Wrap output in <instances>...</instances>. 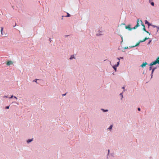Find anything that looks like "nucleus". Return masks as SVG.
I'll list each match as a JSON object with an SVG mask.
<instances>
[{
	"label": "nucleus",
	"mask_w": 159,
	"mask_h": 159,
	"mask_svg": "<svg viewBox=\"0 0 159 159\" xmlns=\"http://www.w3.org/2000/svg\"><path fill=\"white\" fill-rule=\"evenodd\" d=\"M37 80H38L37 79H35L33 80V81L37 83Z\"/></svg>",
	"instance_id": "nucleus-26"
},
{
	"label": "nucleus",
	"mask_w": 159,
	"mask_h": 159,
	"mask_svg": "<svg viewBox=\"0 0 159 159\" xmlns=\"http://www.w3.org/2000/svg\"><path fill=\"white\" fill-rule=\"evenodd\" d=\"M145 41V40H140V41H139V43H142V42H144Z\"/></svg>",
	"instance_id": "nucleus-27"
},
{
	"label": "nucleus",
	"mask_w": 159,
	"mask_h": 159,
	"mask_svg": "<svg viewBox=\"0 0 159 159\" xmlns=\"http://www.w3.org/2000/svg\"><path fill=\"white\" fill-rule=\"evenodd\" d=\"M138 110L139 111H140V110H141V109L140 108H138Z\"/></svg>",
	"instance_id": "nucleus-34"
},
{
	"label": "nucleus",
	"mask_w": 159,
	"mask_h": 159,
	"mask_svg": "<svg viewBox=\"0 0 159 159\" xmlns=\"http://www.w3.org/2000/svg\"><path fill=\"white\" fill-rule=\"evenodd\" d=\"M3 30V27H1V34L2 35L3 34L2 31Z\"/></svg>",
	"instance_id": "nucleus-16"
},
{
	"label": "nucleus",
	"mask_w": 159,
	"mask_h": 159,
	"mask_svg": "<svg viewBox=\"0 0 159 159\" xmlns=\"http://www.w3.org/2000/svg\"><path fill=\"white\" fill-rule=\"evenodd\" d=\"M157 64H159V57H158L156 60L152 61L150 64V66H152L153 65H155Z\"/></svg>",
	"instance_id": "nucleus-2"
},
{
	"label": "nucleus",
	"mask_w": 159,
	"mask_h": 159,
	"mask_svg": "<svg viewBox=\"0 0 159 159\" xmlns=\"http://www.w3.org/2000/svg\"><path fill=\"white\" fill-rule=\"evenodd\" d=\"M158 29H159V26H158Z\"/></svg>",
	"instance_id": "nucleus-41"
},
{
	"label": "nucleus",
	"mask_w": 159,
	"mask_h": 159,
	"mask_svg": "<svg viewBox=\"0 0 159 159\" xmlns=\"http://www.w3.org/2000/svg\"><path fill=\"white\" fill-rule=\"evenodd\" d=\"M121 40H122V41H123V37L121 36Z\"/></svg>",
	"instance_id": "nucleus-32"
},
{
	"label": "nucleus",
	"mask_w": 159,
	"mask_h": 159,
	"mask_svg": "<svg viewBox=\"0 0 159 159\" xmlns=\"http://www.w3.org/2000/svg\"><path fill=\"white\" fill-rule=\"evenodd\" d=\"M151 26H152L153 27H156L158 29V26H156V25H152Z\"/></svg>",
	"instance_id": "nucleus-18"
},
{
	"label": "nucleus",
	"mask_w": 159,
	"mask_h": 159,
	"mask_svg": "<svg viewBox=\"0 0 159 159\" xmlns=\"http://www.w3.org/2000/svg\"><path fill=\"white\" fill-rule=\"evenodd\" d=\"M159 66H158L157 67H155L154 68H153L152 69V72H151V79L152 78V76H153V74L154 71V70H155L156 69L157 67H158Z\"/></svg>",
	"instance_id": "nucleus-4"
},
{
	"label": "nucleus",
	"mask_w": 159,
	"mask_h": 159,
	"mask_svg": "<svg viewBox=\"0 0 159 159\" xmlns=\"http://www.w3.org/2000/svg\"><path fill=\"white\" fill-rule=\"evenodd\" d=\"M122 89H123L124 90H125V86H124L122 88Z\"/></svg>",
	"instance_id": "nucleus-29"
},
{
	"label": "nucleus",
	"mask_w": 159,
	"mask_h": 159,
	"mask_svg": "<svg viewBox=\"0 0 159 159\" xmlns=\"http://www.w3.org/2000/svg\"><path fill=\"white\" fill-rule=\"evenodd\" d=\"M49 41L50 42V43H51L52 40V39H51V38H50L49 39Z\"/></svg>",
	"instance_id": "nucleus-31"
},
{
	"label": "nucleus",
	"mask_w": 159,
	"mask_h": 159,
	"mask_svg": "<svg viewBox=\"0 0 159 159\" xmlns=\"http://www.w3.org/2000/svg\"><path fill=\"white\" fill-rule=\"evenodd\" d=\"M101 34H98V33H97L96 34V35L98 36H100Z\"/></svg>",
	"instance_id": "nucleus-22"
},
{
	"label": "nucleus",
	"mask_w": 159,
	"mask_h": 159,
	"mask_svg": "<svg viewBox=\"0 0 159 159\" xmlns=\"http://www.w3.org/2000/svg\"><path fill=\"white\" fill-rule=\"evenodd\" d=\"M134 46H129V48H134Z\"/></svg>",
	"instance_id": "nucleus-20"
},
{
	"label": "nucleus",
	"mask_w": 159,
	"mask_h": 159,
	"mask_svg": "<svg viewBox=\"0 0 159 159\" xmlns=\"http://www.w3.org/2000/svg\"><path fill=\"white\" fill-rule=\"evenodd\" d=\"M101 110L103 112H107L108 111V110L107 109H104L103 108L101 109Z\"/></svg>",
	"instance_id": "nucleus-11"
},
{
	"label": "nucleus",
	"mask_w": 159,
	"mask_h": 159,
	"mask_svg": "<svg viewBox=\"0 0 159 159\" xmlns=\"http://www.w3.org/2000/svg\"><path fill=\"white\" fill-rule=\"evenodd\" d=\"M14 98H15L16 99H17V98L16 97V96H14Z\"/></svg>",
	"instance_id": "nucleus-37"
},
{
	"label": "nucleus",
	"mask_w": 159,
	"mask_h": 159,
	"mask_svg": "<svg viewBox=\"0 0 159 159\" xmlns=\"http://www.w3.org/2000/svg\"><path fill=\"white\" fill-rule=\"evenodd\" d=\"M66 93H65V94H62V96H65L66 95Z\"/></svg>",
	"instance_id": "nucleus-33"
},
{
	"label": "nucleus",
	"mask_w": 159,
	"mask_h": 159,
	"mask_svg": "<svg viewBox=\"0 0 159 159\" xmlns=\"http://www.w3.org/2000/svg\"><path fill=\"white\" fill-rule=\"evenodd\" d=\"M139 24H141V25H143V22L141 20H140L139 19H138L137 20V24L133 27L134 29H136L138 27L140 26Z\"/></svg>",
	"instance_id": "nucleus-1"
},
{
	"label": "nucleus",
	"mask_w": 159,
	"mask_h": 159,
	"mask_svg": "<svg viewBox=\"0 0 159 159\" xmlns=\"http://www.w3.org/2000/svg\"><path fill=\"white\" fill-rule=\"evenodd\" d=\"M14 97V96L13 95H12L11 96V97L10 98H12Z\"/></svg>",
	"instance_id": "nucleus-35"
},
{
	"label": "nucleus",
	"mask_w": 159,
	"mask_h": 159,
	"mask_svg": "<svg viewBox=\"0 0 159 159\" xmlns=\"http://www.w3.org/2000/svg\"><path fill=\"white\" fill-rule=\"evenodd\" d=\"M117 59H118L119 61H120V59H123V57H118L117 58Z\"/></svg>",
	"instance_id": "nucleus-15"
},
{
	"label": "nucleus",
	"mask_w": 159,
	"mask_h": 159,
	"mask_svg": "<svg viewBox=\"0 0 159 159\" xmlns=\"http://www.w3.org/2000/svg\"><path fill=\"white\" fill-rule=\"evenodd\" d=\"M75 59L74 55H73L71 56L70 58V60H71L72 59Z\"/></svg>",
	"instance_id": "nucleus-9"
},
{
	"label": "nucleus",
	"mask_w": 159,
	"mask_h": 159,
	"mask_svg": "<svg viewBox=\"0 0 159 159\" xmlns=\"http://www.w3.org/2000/svg\"><path fill=\"white\" fill-rule=\"evenodd\" d=\"M113 127V125H111L107 129L111 130Z\"/></svg>",
	"instance_id": "nucleus-13"
},
{
	"label": "nucleus",
	"mask_w": 159,
	"mask_h": 159,
	"mask_svg": "<svg viewBox=\"0 0 159 159\" xmlns=\"http://www.w3.org/2000/svg\"><path fill=\"white\" fill-rule=\"evenodd\" d=\"M125 28L126 29H128L129 30H132L134 29H132V28H130V25H128L127 26H125Z\"/></svg>",
	"instance_id": "nucleus-6"
},
{
	"label": "nucleus",
	"mask_w": 159,
	"mask_h": 159,
	"mask_svg": "<svg viewBox=\"0 0 159 159\" xmlns=\"http://www.w3.org/2000/svg\"><path fill=\"white\" fill-rule=\"evenodd\" d=\"M148 64V63L147 62H143L141 65L140 66L142 68H143L145 67Z\"/></svg>",
	"instance_id": "nucleus-5"
},
{
	"label": "nucleus",
	"mask_w": 159,
	"mask_h": 159,
	"mask_svg": "<svg viewBox=\"0 0 159 159\" xmlns=\"http://www.w3.org/2000/svg\"><path fill=\"white\" fill-rule=\"evenodd\" d=\"M120 61H119L117 63V64L115 65L112 66V67L114 70L116 71V67H118L119 64L120 63Z\"/></svg>",
	"instance_id": "nucleus-3"
},
{
	"label": "nucleus",
	"mask_w": 159,
	"mask_h": 159,
	"mask_svg": "<svg viewBox=\"0 0 159 159\" xmlns=\"http://www.w3.org/2000/svg\"><path fill=\"white\" fill-rule=\"evenodd\" d=\"M148 39H149V38H146L144 39V40H145V41H146V40H147Z\"/></svg>",
	"instance_id": "nucleus-30"
},
{
	"label": "nucleus",
	"mask_w": 159,
	"mask_h": 159,
	"mask_svg": "<svg viewBox=\"0 0 159 159\" xmlns=\"http://www.w3.org/2000/svg\"><path fill=\"white\" fill-rule=\"evenodd\" d=\"M12 62L11 61H9L7 62V65H10L12 64Z\"/></svg>",
	"instance_id": "nucleus-12"
},
{
	"label": "nucleus",
	"mask_w": 159,
	"mask_h": 159,
	"mask_svg": "<svg viewBox=\"0 0 159 159\" xmlns=\"http://www.w3.org/2000/svg\"><path fill=\"white\" fill-rule=\"evenodd\" d=\"M125 51H124V50H122V52H124Z\"/></svg>",
	"instance_id": "nucleus-40"
},
{
	"label": "nucleus",
	"mask_w": 159,
	"mask_h": 159,
	"mask_svg": "<svg viewBox=\"0 0 159 159\" xmlns=\"http://www.w3.org/2000/svg\"><path fill=\"white\" fill-rule=\"evenodd\" d=\"M128 48H129L128 47H125L124 48V49H127Z\"/></svg>",
	"instance_id": "nucleus-25"
},
{
	"label": "nucleus",
	"mask_w": 159,
	"mask_h": 159,
	"mask_svg": "<svg viewBox=\"0 0 159 159\" xmlns=\"http://www.w3.org/2000/svg\"><path fill=\"white\" fill-rule=\"evenodd\" d=\"M33 140V139L32 138L27 140L26 142L28 144L30 143Z\"/></svg>",
	"instance_id": "nucleus-7"
},
{
	"label": "nucleus",
	"mask_w": 159,
	"mask_h": 159,
	"mask_svg": "<svg viewBox=\"0 0 159 159\" xmlns=\"http://www.w3.org/2000/svg\"><path fill=\"white\" fill-rule=\"evenodd\" d=\"M9 108V106H7L5 107V108L8 109Z\"/></svg>",
	"instance_id": "nucleus-23"
},
{
	"label": "nucleus",
	"mask_w": 159,
	"mask_h": 159,
	"mask_svg": "<svg viewBox=\"0 0 159 159\" xmlns=\"http://www.w3.org/2000/svg\"><path fill=\"white\" fill-rule=\"evenodd\" d=\"M152 40H150L149 42H148V44H150V43H151V42Z\"/></svg>",
	"instance_id": "nucleus-28"
},
{
	"label": "nucleus",
	"mask_w": 159,
	"mask_h": 159,
	"mask_svg": "<svg viewBox=\"0 0 159 159\" xmlns=\"http://www.w3.org/2000/svg\"><path fill=\"white\" fill-rule=\"evenodd\" d=\"M146 32L147 33H149V32H148V31H146Z\"/></svg>",
	"instance_id": "nucleus-38"
},
{
	"label": "nucleus",
	"mask_w": 159,
	"mask_h": 159,
	"mask_svg": "<svg viewBox=\"0 0 159 159\" xmlns=\"http://www.w3.org/2000/svg\"><path fill=\"white\" fill-rule=\"evenodd\" d=\"M3 98H8L7 96H5L3 97Z\"/></svg>",
	"instance_id": "nucleus-36"
},
{
	"label": "nucleus",
	"mask_w": 159,
	"mask_h": 159,
	"mask_svg": "<svg viewBox=\"0 0 159 159\" xmlns=\"http://www.w3.org/2000/svg\"><path fill=\"white\" fill-rule=\"evenodd\" d=\"M142 26H143V30H144L145 31H146V30L145 29V25H144V24H143V25H142Z\"/></svg>",
	"instance_id": "nucleus-14"
},
{
	"label": "nucleus",
	"mask_w": 159,
	"mask_h": 159,
	"mask_svg": "<svg viewBox=\"0 0 159 159\" xmlns=\"http://www.w3.org/2000/svg\"><path fill=\"white\" fill-rule=\"evenodd\" d=\"M145 24H147L148 26L152 25V24L150 23L147 20H145Z\"/></svg>",
	"instance_id": "nucleus-8"
},
{
	"label": "nucleus",
	"mask_w": 159,
	"mask_h": 159,
	"mask_svg": "<svg viewBox=\"0 0 159 159\" xmlns=\"http://www.w3.org/2000/svg\"><path fill=\"white\" fill-rule=\"evenodd\" d=\"M152 66H150V67H149V70H151L152 69Z\"/></svg>",
	"instance_id": "nucleus-24"
},
{
	"label": "nucleus",
	"mask_w": 159,
	"mask_h": 159,
	"mask_svg": "<svg viewBox=\"0 0 159 159\" xmlns=\"http://www.w3.org/2000/svg\"><path fill=\"white\" fill-rule=\"evenodd\" d=\"M109 153H110V150L109 149H108V153H107V156L109 155Z\"/></svg>",
	"instance_id": "nucleus-21"
},
{
	"label": "nucleus",
	"mask_w": 159,
	"mask_h": 159,
	"mask_svg": "<svg viewBox=\"0 0 159 159\" xmlns=\"http://www.w3.org/2000/svg\"><path fill=\"white\" fill-rule=\"evenodd\" d=\"M125 90H123V91L122 92V93H120V95L121 96V99L122 100V98H123V93L125 92Z\"/></svg>",
	"instance_id": "nucleus-10"
},
{
	"label": "nucleus",
	"mask_w": 159,
	"mask_h": 159,
	"mask_svg": "<svg viewBox=\"0 0 159 159\" xmlns=\"http://www.w3.org/2000/svg\"><path fill=\"white\" fill-rule=\"evenodd\" d=\"M123 42V41H122V40L121 41V44Z\"/></svg>",
	"instance_id": "nucleus-39"
},
{
	"label": "nucleus",
	"mask_w": 159,
	"mask_h": 159,
	"mask_svg": "<svg viewBox=\"0 0 159 159\" xmlns=\"http://www.w3.org/2000/svg\"><path fill=\"white\" fill-rule=\"evenodd\" d=\"M140 43H139V42L135 46H134V47L138 46L139 45V44Z\"/></svg>",
	"instance_id": "nucleus-19"
},
{
	"label": "nucleus",
	"mask_w": 159,
	"mask_h": 159,
	"mask_svg": "<svg viewBox=\"0 0 159 159\" xmlns=\"http://www.w3.org/2000/svg\"><path fill=\"white\" fill-rule=\"evenodd\" d=\"M67 15L66 16V17H69L70 16V15L69 13H67Z\"/></svg>",
	"instance_id": "nucleus-17"
}]
</instances>
